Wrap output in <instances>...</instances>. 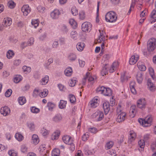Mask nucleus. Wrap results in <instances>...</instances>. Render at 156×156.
Instances as JSON below:
<instances>
[{"mask_svg": "<svg viewBox=\"0 0 156 156\" xmlns=\"http://www.w3.org/2000/svg\"><path fill=\"white\" fill-rule=\"evenodd\" d=\"M30 110L32 112L35 113H38L40 112L39 109L35 107H33L31 108Z\"/></svg>", "mask_w": 156, "mask_h": 156, "instance_id": "de8ad7c7", "label": "nucleus"}, {"mask_svg": "<svg viewBox=\"0 0 156 156\" xmlns=\"http://www.w3.org/2000/svg\"><path fill=\"white\" fill-rule=\"evenodd\" d=\"M82 30L85 32H88L91 30L92 25L88 22H84L82 25Z\"/></svg>", "mask_w": 156, "mask_h": 156, "instance_id": "39448f33", "label": "nucleus"}, {"mask_svg": "<svg viewBox=\"0 0 156 156\" xmlns=\"http://www.w3.org/2000/svg\"><path fill=\"white\" fill-rule=\"evenodd\" d=\"M136 137V135L133 131H130L129 136L128 143L131 144L134 141Z\"/></svg>", "mask_w": 156, "mask_h": 156, "instance_id": "0eeeda50", "label": "nucleus"}, {"mask_svg": "<svg viewBox=\"0 0 156 156\" xmlns=\"http://www.w3.org/2000/svg\"><path fill=\"white\" fill-rule=\"evenodd\" d=\"M69 145V148L71 151H73L75 149V145L73 142V141L70 142L68 144Z\"/></svg>", "mask_w": 156, "mask_h": 156, "instance_id": "13d9d810", "label": "nucleus"}, {"mask_svg": "<svg viewBox=\"0 0 156 156\" xmlns=\"http://www.w3.org/2000/svg\"><path fill=\"white\" fill-rule=\"evenodd\" d=\"M48 94V90L47 89H44L43 91H42L40 93L39 95L40 97L41 98H43L46 96Z\"/></svg>", "mask_w": 156, "mask_h": 156, "instance_id": "cd10ccee", "label": "nucleus"}, {"mask_svg": "<svg viewBox=\"0 0 156 156\" xmlns=\"http://www.w3.org/2000/svg\"><path fill=\"white\" fill-rule=\"evenodd\" d=\"M12 21L11 19L9 18L4 19L3 22V24L5 27L10 26L12 24Z\"/></svg>", "mask_w": 156, "mask_h": 156, "instance_id": "6ab92c4d", "label": "nucleus"}, {"mask_svg": "<svg viewBox=\"0 0 156 156\" xmlns=\"http://www.w3.org/2000/svg\"><path fill=\"white\" fill-rule=\"evenodd\" d=\"M136 112V106L135 105H132L130 109L129 116L131 118H133L134 117L135 115Z\"/></svg>", "mask_w": 156, "mask_h": 156, "instance_id": "4468645a", "label": "nucleus"}, {"mask_svg": "<svg viewBox=\"0 0 156 156\" xmlns=\"http://www.w3.org/2000/svg\"><path fill=\"white\" fill-rule=\"evenodd\" d=\"M113 143L112 141H109L106 144L105 148L107 150L110 149L113 146Z\"/></svg>", "mask_w": 156, "mask_h": 156, "instance_id": "37998d69", "label": "nucleus"}, {"mask_svg": "<svg viewBox=\"0 0 156 156\" xmlns=\"http://www.w3.org/2000/svg\"><path fill=\"white\" fill-rule=\"evenodd\" d=\"M147 86L148 88L151 91L153 92L155 90V87L152 83L151 80L150 79L147 80Z\"/></svg>", "mask_w": 156, "mask_h": 156, "instance_id": "f8f14e48", "label": "nucleus"}, {"mask_svg": "<svg viewBox=\"0 0 156 156\" xmlns=\"http://www.w3.org/2000/svg\"><path fill=\"white\" fill-rule=\"evenodd\" d=\"M27 147L25 145H23L21 147V150L23 153H25L27 152Z\"/></svg>", "mask_w": 156, "mask_h": 156, "instance_id": "680f3d73", "label": "nucleus"}, {"mask_svg": "<svg viewBox=\"0 0 156 156\" xmlns=\"http://www.w3.org/2000/svg\"><path fill=\"white\" fill-rule=\"evenodd\" d=\"M144 120L146 122V125H147V126H149L152 121V117L151 115H148L145 118Z\"/></svg>", "mask_w": 156, "mask_h": 156, "instance_id": "aec40b11", "label": "nucleus"}, {"mask_svg": "<svg viewBox=\"0 0 156 156\" xmlns=\"http://www.w3.org/2000/svg\"><path fill=\"white\" fill-rule=\"evenodd\" d=\"M136 77L138 82L139 83H140L143 80L142 72H138Z\"/></svg>", "mask_w": 156, "mask_h": 156, "instance_id": "5701e85b", "label": "nucleus"}, {"mask_svg": "<svg viewBox=\"0 0 156 156\" xmlns=\"http://www.w3.org/2000/svg\"><path fill=\"white\" fill-rule=\"evenodd\" d=\"M14 55V53L12 51L9 50L7 53L6 56L7 58L10 59Z\"/></svg>", "mask_w": 156, "mask_h": 156, "instance_id": "79ce46f5", "label": "nucleus"}, {"mask_svg": "<svg viewBox=\"0 0 156 156\" xmlns=\"http://www.w3.org/2000/svg\"><path fill=\"white\" fill-rule=\"evenodd\" d=\"M49 80V76H45L42 79L41 83L42 85H45L48 82Z\"/></svg>", "mask_w": 156, "mask_h": 156, "instance_id": "7c9ffc66", "label": "nucleus"}, {"mask_svg": "<svg viewBox=\"0 0 156 156\" xmlns=\"http://www.w3.org/2000/svg\"><path fill=\"white\" fill-rule=\"evenodd\" d=\"M117 16L115 12L113 11L108 12L105 15V20L107 22L112 23L116 21Z\"/></svg>", "mask_w": 156, "mask_h": 156, "instance_id": "f03ea898", "label": "nucleus"}, {"mask_svg": "<svg viewBox=\"0 0 156 156\" xmlns=\"http://www.w3.org/2000/svg\"><path fill=\"white\" fill-rule=\"evenodd\" d=\"M32 25L36 28L39 25V20H32L31 22Z\"/></svg>", "mask_w": 156, "mask_h": 156, "instance_id": "49530a36", "label": "nucleus"}, {"mask_svg": "<svg viewBox=\"0 0 156 156\" xmlns=\"http://www.w3.org/2000/svg\"><path fill=\"white\" fill-rule=\"evenodd\" d=\"M142 3V0H132L131 5H132V7H134L136 3L141 5Z\"/></svg>", "mask_w": 156, "mask_h": 156, "instance_id": "c756f323", "label": "nucleus"}, {"mask_svg": "<svg viewBox=\"0 0 156 156\" xmlns=\"http://www.w3.org/2000/svg\"><path fill=\"white\" fill-rule=\"evenodd\" d=\"M60 14V13L58 9H55L51 13V16L53 19H56L58 17Z\"/></svg>", "mask_w": 156, "mask_h": 156, "instance_id": "9b49d317", "label": "nucleus"}, {"mask_svg": "<svg viewBox=\"0 0 156 156\" xmlns=\"http://www.w3.org/2000/svg\"><path fill=\"white\" fill-rule=\"evenodd\" d=\"M76 58V55L74 54L71 53L70 54L69 56V58L71 61H73L75 60Z\"/></svg>", "mask_w": 156, "mask_h": 156, "instance_id": "09e8293b", "label": "nucleus"}, {"mask_svg": "<svg viewBox=\"0 0 156 156\" xmlns=\"http://www.w3.org/2000/svg\"><path fill=\"white\" fill-rule=\"evenodd\" d=\"M138 59V56L137 55H133L130 59L129 63L131 65H134L137 62Z\"/></svg>", "mask_w": 156, "mask_h": 156, "instance_id": "dca6fc26", "label": "nucleus"}, {"mask_svg": "<svg viewBox=\"0 0 156 156\" xmlns=\"http://www.w3.org/2000/svg\"><path fill=\"white\" fill-rule=\"evenodd\" d=\"M112 91L110 89L105 87V90H104L103 94L105 96H110L112 95Z\"/></svg>", "mask_w": 156, "mask_h": 156, "instance_id": "bb28decb", "label": "nucleus"}, {"mask_svg": "<svg viewBox=\"0 0 156 156\" xmlns=\"http://www.w3.org/2000/svg\"><path fill=\"white\" fill-rule=\"evenodd\" d=\"M19 103L21 105H23L26 102L25 98L23 97H20L18 98Z\"/></svg>", "mask_w": 156, "mask_h": 156, "instance_id": "2f4dec72", "label": "nucleus"}, {"mask_svg": "<svg viewBox=\"0 0 156 156\" xmlns=\"http://www.w3.org/2000/svg\"><path fill=\"white\" fill-rule=\"evenodd\" d=\"M156 48V39L152 38L148 41L147 43V49L148 51H153Z\"/></svg>", "mask_w": 156, "mask_h": 156, "instance_id": "f257e3e1", "label": "nucleus"}, {"mask_svg": "<svg viewBox=\"0 0 156 156\" xmlns=\"http://www.w3.org/2000/svg\"><path fill=\"white\" fill-rule=\"evenodd\" d=\"M63 141L66 144H69L70 142L73 141L71 137L69 136L65 135L62 138Z\"/></svg>", "mask_w": 156, "mask_h": 156, "instance_id": "2eb2a0df", "label": "nucleus"}, {"mask_svg": "<svg viewBox=\"0 0 156 156\" xmlns=\"http://www.w3.org/2000/svg\"><path fill=\"white\" fill-rule=\"evenodd\" d=\"M69 98L71 103H74L75 102L76 99L74 95L73 94H69Z\"/></svg>", "mask_w": 156, "mask_h": 156, "instance_id": "603ef678", "label": "nucleus"}, {"mask_svg": "<svg viewBox=\"0 0 156 156\" xmlns=\"http://www.w3.org/2000/svg\"><path fill=\"white\" fill-rule=\"evenodd\" d=\"M72 69L71 67L67 68L64 71V73L67 76H70L72 73Z\"/></svg>", "mask_w": 156, "mask_h": 156, "instance_id": "a878e982", "label": "nucleus"}, {"mask_svg": "<svg viewBox=\"0 0 156 156\" xmlns=\"http://www.w3.org/2000/svg\"><path fill=\"white\" fill-rule=\"evenodd\" d=\"M62 119V116L60 114L56 115L52 119V121L58 123L61 121Z\"/></svg>", "mask_w": 156, "mask_h": 156, "instance_id": "a211bd4d", "label": "nucleus"}, {"mask_svg": "<svg viewBox=\"0 0 156 156\" xmlns=\"http://www.w3.org/2000/svg\"><path fill=\"white\" fill-rule=\"evenodd\" d=\"M27 126L31 130L33 131L34 130L35 126L33 123H29L28 124Z\"/></svg>", "mask_w": 156, "mask_h": 156, "instance_id": "338daca9", "label": "nucleus"}, {"mask_svg": "<svg viewBox=\"0 0 156 156\" xmlns=\"http://www.w3.org/2000/svg\"><path fill=\"white\" fill-rule=\"evenodd\" d=\"M21 11L23 15L25 16H27L30 11L29 6L27 5H23L22 7Z\"/></svg>", "mask_w": 156, "mask_h": 156, "instance_id": "6e6552de", "label": "nucleus"}, {"mask_svg": "<svg viewBox=\"0 0 156 156\" xmlns=\"http://www.w3.org/2000/svg\"><path fill=\"white\" fill-rule=\"evenodd\" d=\"M22 77L20 75H16L14 78V82L17 83L19 82L22 79Z\"/></svg>", "mask_w": 156, "mask_h": 156, "instance_id": "4c0bfd02", "label": "nucleus"}, {"mask_svg": "<svg viewBox=\"0 0 156 156\" xmlns=\"http://www.w3.org/2000/svg\"><path fill=\"white\" fill-rule=\"evenodd\" d=\"M53 59L52 58H50L48 60V62L47 63H45L44 65V67L47 69L48 68V66L53 62Z\"/></svg>", "mask_w": 156, "mask_h": 156, "instance_id": "864d4df0", "label": "nucleus"}, {"mask_svg": "<svg viewBox=\"0 0 156 156\" xmlns=\"http://www.w3.org/2000/svg\"><path fill=\"white\" fill-rule=\"evenodd\" d=\"M67 102L66 101L61 100L59 105V108L61 109H64L66 107Z\"/></svg>", "mask_w": 156, "mask_h": 156, "instance_id": "c85d7f7f", "label": "nucleus"}, {"mask_svg": "<svg viewBox=\"0 0 156 156\" xmlns=\"http://www.w3.org/2000/svg\"><path fill=\"white\" fill-rule=\"evenodd\" d=\"M60 151L59 149H55L53 150L52 153V156H59Z\"/></svg>", "mask_w": 156, "mask_h": 156, "instance_id": "72a5a7b5", "label": "nucleus"}, {"mask_svg": "<svg viewBox=\"0 0 156 156\" xmlns=\"http://www.w3.org/2000/svg\"><path fill=\"white\" fill-rule=\"evenodd\" d=\"M32 141L33 144L35 145H36L39 143V140L37 135L34 134L32 135Z\"/></svg>", "mask_w": 156, "mask_h": 156, "instance_id": "412c9836", "label": "nucleus"}, {"mask_svg": "<svg viewBox=\"0 0 156 156\" xmlns=\"http://www.w3.org/2000/svg\"><path fill=\"white\" fill-rule=\"evenodd\" d=\"M105 90V87L103 86L99 87L97 88L96 90V91L97 93L103 94L104 92V90Z\"/></svg>", "mask_w": 156, "mask_h": 156, "instance_id": "c9c22d12", "label": "nucleus"}, {"mask_svg": "<svg viewBox=\"0 0 156 156\" xmlns=\"http://www.w3.org/2000/svg\"><path fill=\"white\" fill-rule=\"evenodd\" d=\"M79 16L80 19L83 20L85 17V13L83 11H80L79 13Z\"/></svg>", "mask_w": 156, "mask_h": 156, "instance_id": "0e129e2a", "label": "nucleus"}, {"mask_svg": "<svg viewBox=\"0 0 156 156\" xmlns=\"http://www.w3.org/2000/svg\"><path fill=\"white\" fill-rule=\"evenodd\" d=\"M146 102L144 99L141 98L138 100L137 102V107L140 109L145 107Z\"/></svg>", "mask_w": 156, "mask_h": 156, "instance_id": "423d86ee", "label": "nucleus"}, {"mask_svg": "<svg viewBox=\"0 0 156 156\" xmlns=\"http://www.w3.org/2000/svg\"><path fill=\"white\" fill-rule=\"evenodd\" d=\"M151 18L153 19V20L151 21V23H152L155 22L156 19L155 18H156V10L154 9L151 14Z\"/></svg>", "mask_w": 156, "mask_h": 156, "instance_id": "b1692460", "label": "nucleus"}, {"mask_svg": "<svg viewBox=\"0 0 156 156\" xmlns=\"http://www.w3.org/2000/svg\"><path fill=\"white\" fill-rule=\"evenodd\" d=\"M139 69L141 71H145L146 69V67L143 64H140L139 62L137 64Z\"/></svg>", "mask_w": 156, "mask_h": 156, "instance_id": "58836bf2", "label": "nucleus"}, {"mask_svg": "<svg viewBox=\"0 0 156 156\" xmlns=\"http://www.w3.org/2000/svg\"><path fill=\"white\" fill-rule=\"evenodd\" d=\"M12 92L11 89H8L5 93V96L7 97H9L12 93Z\"/></svg>", "mask_w": 156, "mask_h": 156, "instance_id": "052dcab7", "label": "nucleus"}, {"mask_svg": "<svg viewBox=\"0 0 156 156\" xmlns=\"http://www.w3.org/2000/svg\"><path fill=\"white\" fill-rule=\"evenodd\" d=\"M22 69L23 72H25L26 74H27L30 72L31 69L30 67L24 66L23 67Z\"/></svg>", "mask_w": 156, "mask_h": 156, "instance_id": "a19ab883", "label": "nucleus"}, {"mask_svg": "<svg viewBox=\"0 0 156 156\" xmlns=\"http://www.w3.org/2000/svg\"><path fill=\"white\" fill-rule=\"evenodd\" d=\"M60 134V131L58 130H56L52 134L51 138L52 140H57Z\"/></svg>", "mask_w": 156, "mask_h": 156, "instance_id": "4be33fe9", "label": "nucleus"}, {"mask_svg": "<svg viewBox=\"0 0 156 156\" xmlns=\"http://www.w3.org/2000/svg\"><path fill=\"white\" fill-rule=\"evenodd\" d=\"M71 38L75 40L77 39V34L76 31H72L71 33Z\"/></svg>", "mask_w": 156, "mask_h": 156, "instance_id": "ea45409f", "label": "nucleus"}, {"mask_svg": "<svg viewBox=\"0 0 156 156\" xmlns=\"http://www.w3.org/2000/svg\"><path fill=\"white\" fill-rule=\"evenodd\" d=\"M99 30L100 33V36L98 37V39L97 40V41L98 43H101L102 44L101 45H102V44H103V46H104L107 40V39H106L107 37H105V33L103 30L101 31L100 30Z\"/></svg>", "mask_w": 156, "mask_h": 156, "instance_id": "7ed1b4c3", "label": "nucleus"}, {"mask_svg": "<svg viewBox=\"0 0 156 156\" xmlns=\"http://www.w3.org/2000/svg\"><path fill=\"white\" fill-rule=\"evenodd\" d=\"M149 73L153 80H156V77L154 75V71L152 68H149Z\"/></svg>", "mask_w": 156, "mask_h": 156, "instance_id": "473e14b6", "label": "nucleus"}, {"mask_svg": "<svg viewBox=\"0 0 156 156\" xmlns=\"http://www.w3.org/2000/svg\"><path fill=\"white\" fill-rule=\"evenodd\" d=\"M103 108L105 115L107 114L109 111V104L108 102H104L103 105Z\"/></svg>", "mask_w": 156, "mask_h": 156, "instance_id": "ddd939ff", "label": "nucleus"}, {"mask_svg": "<svg viewBox=\"0 0 156 156\" xmlns=\"http://www.w3.org/2000/svg\"><path fill=\"white\" fill-rule=\"evenodd\" d=\"M98 100V98H94L90 101L89 103L91 107L95 108L98 105L97 101Z\"/></svg>", "mask_w": 156, "mask_h": 156, "instance_id": "f3484780", "label": "nucleus"}, {"mask_svg": "<svg viewBox=\"0 0 156 156\" xmlns=\"http://www.w3.org/2000/svg\"><path fill=\"white\" fill-rule=\"evenodd\" d=\"M8 5L9 8L11 9L14 8L15 5V4L13 1H9L8 3Z\"/></svg>", "mask_w": 156, "mask_h": 156, "instance_id": "bf43d9fd", "label": "nucleus"}, {"mask_svg": "<svg viewBox=\"0 0 156 156\" xmlns=\"http://www.w3.org/2000/svg\"><path fill=\"white\" fill-rule=\"evenodd\" d=\"M41 133L43 136H45L48 134L49 131L44 128H43L41 130Z\"/></svg>", "mask_w": 156, "mask_h": 156, "instance_id": "3c124183", "label": "nucleus"}, {"mask_svg": "<svg viewBox=\"0 0 156 156\" xmlns=\"http://www.w3.org/2000/svg\"><path fill=\"white\" fill-rule=\"evenodd\" d=\"M34 39L33 37H31L30 38L27 42L28 46H30L32 45L34 43Z\"/></svg>", "mask_w": 156, "mask_h": 156, "instance_id": "5fc2aeb1", "label": "nucleus"}, {"mask_svg": "<svg viewBox=\"0 0 156 156\" xmlns=\"http://www.w3.org/2000/svg\"><path fill=\"white\" fill-rule=\"evenodd\" d=\"M0 112L1 114L4 116L8 115L10 112V109L7 106L2 107L1 108Z\"/></svg>", "mask_w": 156, "mask_h": 156, "instance_id": "9d476101", "label": "nucleus"}, {"mask_svg": "<svg viewBox=\"0 0 156 156\" xmlns=\"http://www.w3.org/2000/svg\"><path fill=\"white\" fill-rule=\"evenodd\" d=\"M69 23L74 29H75L76 28L77 26V23L74 19H70L69 21Z\"/></svg>", "mask_w": 156, "mask_h": 156, "instance_id": "f704fd0d", "label": "nucleus"}, {"mask_svg": "<svg viewBox=\"0 0 156 156\" xmlns=\"http://www.w3.org/2000/svg\"><path fill=\"white\" fill-rule=\"evenodd\" d=\"M76 80L75 79H72L69 82V85L71 87H73L75 86Z\"/></svg>", "mask_w": 156, "mask_h": 156, "instance_id": "e2e57ef3", "label": "nucleus"}, {"mask_svg": "<svg viewBox=\"0 0 156 156\" xmlns=\"http://www.w3.org/2000/svg\"><path fill=\"white\" fill-rule=\"evenodd\" d=\"M37 9L39 12L43 13L45 9V8L41 5H39L37 7Z\"/></svg>", "mask_w": 156, "mask_h": 156, "instance_id": "6e6d98bb", "label": "nucleus"}, {"mask_svg": "<svg viewBox=\"0 0 156 156\" xmlns=\"http://www.w3.org/2000/svg\"><path fill=\"white\" fill-rule=\"evenodd\" d=\"M9 154L10 156H17V154L14 150H10L8 151Z\"/></svg>", "mask_w": 156, "mask_h": 156, "instance_id": "774afa93", "label": "nucleus"}, {"mask_svg": "<svg viewBox=\"0 0 156 156\" xmlns=\"http://www.w3.org/2000/svg\"><path fill=\"white\" fill-rule=\"evenodd\" d=\"M126 117V113L125 112H122L118 114V115L117 119V121L119 122H122L125 120Z\"/></svg>", "mask_w": 156, "mask_h": 156, "instance_id": "1a4fd4ad", "label": "nucleus"}, {"mask_svg": "<svg viewBox=\"0 0 156 156\" xmlns=\"http://www.w3.org/2000/svg\"><path fill=\"white\" fill-rule=\"evenodd\" d=\"M16 138L19 141L22 140L23 138V136L19 133H17L15 135Z\"/></svg>", "mask_w": 156, "mask_h": 156, "instance_id": "e433bc0d", "label": "nucleus"}, {"mask_svg": "<svg viewBox=\"0 0 156 156\" xmlns=\"http://www.w3.org/2000/svg\"><path fill=\"white\" fill-rule=\"evenodd\" d=\"M71 12L74 16H76L78 14V10L75 7H73L71 9Z\"/></svg>", "mask_w": 156, "mask_h": 156, "instance_id": "8fccbe9b", "label": "nucleus"}, {"mask_svg": "<svg viewBox=\"0 0 156 156\" xmlns=\"http://www.w3.org/2000/svg\"><path fill=\"white\" fill-rule=\"evenodd\" d=\"M84 47V44L83 42H79L76 46L77 50L79 51H82L83 50Z\"/></svg>", "mask_w": 156, "mask_h": 156, "instance_id": "393cba45", "label": "nucleus"}, {"mask_svg": "<svg viewBox=\"0 0 156 156\" xmlns=\"http://www.w3.org/2000/svg\"><path fill=\"white\" fill-rule=\"evenodd\" d=\"M92 116L93 118L95 119L96 121H100L104 118V113L98 110L94 113Z\"/></svg>", "mask_w": 156, "mask_h": 156, "instance_id": "20e7f679", "label": "nucleus"}, {"mask_svg": "<svg viewBox=\"0 0 156 156\" xmlns=\"http://www.w3.org/2000/svg\"><path fill=\"white\" fill-rule=\"evenodd\" d=\"M94 151L92 150H89L87 149L85 150L84 153L86 155H89L93 154Z\"/></svg>", "mask_w": 156, "mask_h": 156, "instance_id": "69168bd1", "label": "nucleus"}, {"mask_svg": "<svg viewBox=\"0 0 156 156\" xmlns=\"http://www.w3.org/2000/svg\"><path fill=\"white\" fill-rule=\"evenodd\" d=\"M88 130L89 132L93 133H95L98 131L97 129L94 127H92L89 128Z\"/></svg>", "mask_w": 156, "mask_h": 156, "instance_id": "4d7b16f0", "label": "nucleus"}, {"mask_svg": "<svg viewBox=\"0 0 156 156\" xmlns=\"http://www.w3.org/2000/svg\"><path fill=\"white\" fill-rule=\"evenodd\" d=\"M145 141L144 140H140L138 141V145L141 148L143 149L144 147Z\"/></svg>", "mask_w": 156, "mask_h": 156, "instance_id": "c03bdc74", "label": "nucleus"}, {"mask_svg": "<svg viewBox=\"0 0 156 156\" xmlns=\"http://www.w3.org/2000/svg\"><path fill=\"white\" fill-rule=\"evenodd\" d=\"M47 106L48 107V109L50 110H51L55 107V105L53 103L49 102L47 103Z\"/></svg>", "mask_w": 156, "mask_h": 156, "instance_id": "a18cd8bd", "label": "nucleus"}]
</instances>
